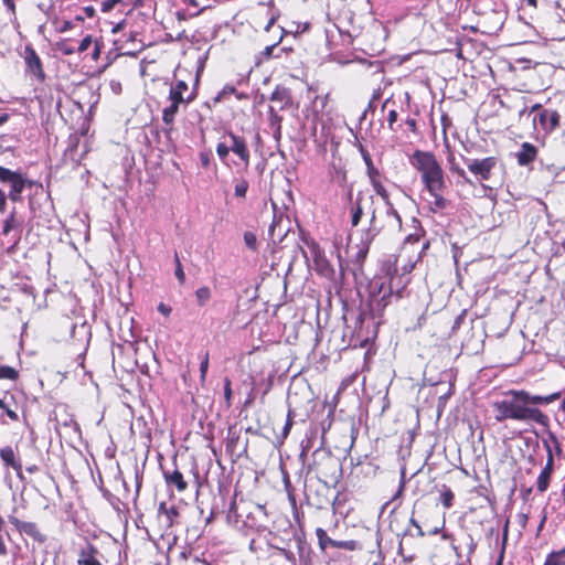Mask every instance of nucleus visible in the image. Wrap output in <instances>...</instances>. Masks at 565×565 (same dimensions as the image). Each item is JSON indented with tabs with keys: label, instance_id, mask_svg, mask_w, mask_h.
<instances>
[{
	"label": "nucleus",
	"instance_id": "f257e3e1",
	"mask_svg": "<svg viewBox=\"0 0 565 565\" xmlns=\"http://www.w3.org/2000/svg\"><path fill=\"white\" fill-rule=\"evenodd\" d=\"M409 162L420 173L422 182L428 192L445 190L444 170L434 153L416 150L409 158Z\"/></svg>",
	"mask_w": 565,
	"mask_h": 565
},
{
	"label": "nucleus",
	"instance_id": "f03ea898",
	"mask_svg": "<svg viewBox=\"0 0 565 565\" xmlns=\"http://www.w3.org/2000/svg\"><path fill=\"white\" fill-rule=\"evenodd\" d=\"M509 394L512 397L505 401L509 408L510 419L524 423H536L542 426L547 425L548 417L537 407H530V405H526L524 398L520 396V391H511Z\"/></svg>",
	"mask_w": 565,
	"mask_h": 565
},
{
	"label": "nucleus",
	"instance_id": "7ed1b4c3",
	"mask_svg": "<svg viewBox=\"0 0 565 565\" xmlns=\"http://www.w3.org/2000/svg\"><path fill=\"white\" fill-rule=\"evenodd\" d=\"M348 196L351 202V224L352 226H358L364 210L372 206L373 196L363 191H359L353 200L352 190L349 191Z\"/></svg>",
	"mask_w": 565,
	"mask_h": 565
},
{
	"label": "nucleus",
	"instance_id": "20e7f679",
	"mask_svg": "<svg viewBox=\"0 0 565 565\" xmlns=\"http://www.w3.org/2000/svg\"><path fill=\"white\" fill-rule=\"evenodd\" d=\"M0 181L10 183L11 190L9 198L17 202L21 199V193L25 186L26 180L18 172L11 171L0 166Z\"/></svg>",
	"mask_w": 565,
	"mask_h": 565
},
{
	"label": "nucleus",
	"instance_id": "39448f33",
	"mask_svg": "<svg viewBox=\"0 0 565 565\" xmlns=\"http://www.w3.org/2000/svg\"><path fill=\"white\" fill-rule=\"evenodd\" d=\"M497 163L498 160L495 157L467 160V167L469 171L484 181H488L490 179L491 172L497 166Z\"/></svg>",
	"mask_w": 565,
	"mask_h": 565
},
{
	"label": "nucleus",
	"instance_id": "423d86ee",
	"mask_svg": "<svg viewBox=\"0 0 565 565\" xmlns=\"http://www.w3.org/2000/svg\"><path fill=\"white\" fill-rule=\"evenodd\" d=\"M273 207L276 212V203L273 201ZM290 230V220L288 217H284L282 215L277 216L274 214L273 223L269 226V236L274 243H280L287 236Z\"/></svg>",
	"mask_w": 565,
	"mask_h": 565
},
{
	"label": "nucleus",
	"instance_id": "0eeeda50",
	"mask_svg": "<svg viewBox=\"0 0 565 565\" xmlns=\"http://www.w3.org/2000/svg\"><path fill=\"white\" fill-rule=\"evenodd\" d=\"M24 61L26 71L31 73L38 81L43 82L45 74L42 67V62L36 52L31 46H26L24 50Z\"/></svg>",
	"mask_w": 565,
	"mask_h": 565
},
{
	"label": "nucleus",
	"instance_id": "6e6552de",
	"mask_svg": "<svg viewBox=\"0 0 565 565\" xmlns=\"http://www.w3.org/2000/svg\"><path fill=\"white\" fill-rule=\"evenodd\" d=\"M372 288H373L372 294H371L372 302L379 309H381V310L384 309L387 306L388 299L392 296L391 288L385 287V285L383 282L380 284L379 287H377V284H374L372 286Z\"/></svg>",
	"mask_w": 565,
	"mask_h": 565
},
{
	"label": "nucleus",
	"instance_id": "1a4fd4ad",
	"mask_svg": "<svg viewBox=\"0 0 565 565\" xmlns=\"http://www.w3.org/2000/svg\"><path fill=\"white\" fill-rule=\"evenodd\" d=\"M520 396H522L530 407H536L537 405H547L562 396L561 392H556L546 396L541 395H532L526 391H520Z\"/></svg>",
	"mask_w": 565,
	"mask_h": 565
},
{
	"label": "nucleus",
	"instance_id": "9d476101",
	"mask_svg": "<svg viewBox=\"0 0 565 565\" xmlns=\"http://www.w3.org/2000/svg\"><path fill=\"white\" fill-rule=\"evenodd\" d=\"M0 458L7 467H11L19 478H22V463L15 457L14 450L10 446L0 449Z\"/></svg>",
	"mask_w": 565,
	"mask_h": 565
},
{
	"label": "nucleus",
	"instance_id": "9b49d317",
	"mask_svg": "<svg viewBox=\"0 0 565 565\" xmlns=\"http://www.w3.org/2000/svg\"><path fill=\"white\" fill-rule=\"evenodd\" d=\"M228 138L232 141V145L230 146V150L233 151L235 154H237L242 161H244L246 164L249 162V152L246 147L245 140L232 132L228 134Z\"/></svg>",
	"mask_w": 565,
	"mask_h": 565
},
{
	"label": "nucleus",
	"instance_id": "f8f14e48",
	"mask_svg": "<svg viewBox=\"0 0 565 565\" xmlns=\"http://www.w3.org/2000/svg\"><path fill=\"white\" fill-rule=\"evenodd\" d=\"M537 149L530 142H523L521 149L516 153L518 163L520 166H527L535 160Z\"/></svg>",
	"mask_w": 565,
	"mask_h": 565
},
{
	"label": "nucleus",
	"instance_id": "ddd939ff",
	"mask_svg": "<svg viewBox=\"0 0 565 565\" xmlns=\"http://www.w3.org/2000/svg\"><path fill=\"white\" fill-rule=\"evenodd\" d=\"M188 90V84L184 81H178L174 86L170 89V100L188 104L190 103L194 96L190 94L189 96H184V92Z\"/></svg>",
	"mask_w": 565,
	"mask_h": 565
},
{
	"label": "nucleus",
	"instance_id": "4468645a",
	"mask_svg": "<svg viewBox=\"0 0 565 565\" xmlns=\"http://www.w3.org/2000/svg\"><path fill=\"white\" fill-rule=\"evenodd\" d=\"M163 477L168 486L175 487L179 492H183L188 488V483L183 478V475L174 469L173 471H163Z\"/></svg>",
	"mask_w": 565,
	"mask_h": 565
},
{
	"label": "nucleus",
	"instance_id": "2eb2a0df",
	"mask_svg": "<svg viewBox=\"0 0 565 565\" xmlns=\"http://www.w3.org/2000/svg\"><path fill=\"white\" fill-rule=\"evenodd\" d=\"M552 471H553V456L550 452L546 466L541 471V473H540V476L537 478V483L536 484H537V490L539 491L544 492V491L547 490Z\"/></svg>",
	"mask_w": 565,
	"mask_h": 565
},
{
	"label": "nucleus",
	"instance_id": "dca6fc26",
	"mask_svg": "<svg viewBox=\"0 0 565 565\" xmlns=\"http://www.w3.org/2000/svg\"><path fill=\"white\" fill-rule=\"evenodd\" d=\"M386 205V226L394 231H401L402 220L391 201Z\"/></svg>",
	"mask_w": 565,
	"mask_h": 565
},
{
	"label": "nucleus",
	"instance_id": "f3484780",
	"mask_svg": "<svg viewBox=\"0 0 565 565\" xmlns=\"http://www.w3.org/2000/svg\"><path fill=\"white\" fill-rule=\"evenodd\" d=\"M98 550L93 544H86L78 554V565H84L93 559H97Z\"/></svg>",
	"mask_w": 565,
	"mask_h": 565
},
{
	"label": "nucleus",
	"instance_id": "a211bd4d",
	"mask_svg": "<svg viewBox=\"0 0 565 565\" xmlns=\"http://www.w3.org/2000/svg\"><path fill=\"white\" fill-rule=\"evenodd\" d=\"M382 231V226L377 224L375 210H372V214L370 217V226L365 233L364 243L370 244Z\"/></svg>",
	"mask_w": 565,
	"mask_h": 565
},
{
	"label": "nucleus",
	"instance_id": "6ab92c4d",
	"mask_svg": "<svg viewBox=\"0 0 565 565\" xmlns=\"http://www.w3.org/2000/svg\"><path fill=\"white\" fill-rule=\"evenodd\" d=\"M444 190H436L435 192H428L433 200L429 202L430 210L437 212L445 210L448 206V201L443 196Z\"/></svg>",
	"mask_w": 565,
	"mask_h": 565
},
{
	"label": "nucleus",
	"instance_id": "aec40b11",
	"mask_svg": "<svg viewBox=\"0 0 565 565\" xmlns=\"http://www.w3.org/2000/svg\"><path fill=\"white\" fill-rule=\"evenodd\" d=\"M493 408H494V418L497 422L501 423L507 419H510L509 408H508V404H507L505 399L495 402L493 404Z\"/></svg>",
	"mask_w": 565,
	"mask_h": 565
},
{
	"label": "nucleus",
	"instance_id": "412c9836",
	"mask_svg": "<svg viewBox=\"0 0 565 565\" xmlns=\"http://www.w3.org/2000/svg\"><path fill=\"white\" fill-rule=\"evenodd\" d=\"M19 532L24 533L39 542L44 541V536L40 533L36 524L33 522H24Z\"/></svg>",
	"mask_w": 565,
	"mask_h": 565
},
{
	"label": "nucleus",
	"instance_id": "4be33fe9",
	"mask_svg": "<svg viewBox=\"0 0 565 565\" xmlns=\"http://www.w3.org/2000/svg\"><path fill=\"white\" fill-rule=\"evenodd\" d=\"M181 103L179 102H174V100H171V105L166 107L163 109V115H162V119L163 121L167 124V125H170L173 122L174 120V117H175V114L178 113L179 110V105Z\"/></svg>",
	"mask_w": 565,
	"mask_h": 565
},
{
	"label": "nucleus",
	"instance_id": "5701e85b",
	"mask_svg": "<svg viewBox=\"0 0 565 565\" xmlns=\"http://www.w3.org/2000/svg\"><path fill=\"white\" fill-rule=\"evenodd\" d=\"M316 535L321 551H326L328 545L331 546V542H333V539L329 537L323 529L318 527L316 530Z\"/></svg>",
	"mask_w": 565,
	"mask_h": 565
},
{
	"label": "nucleus",
	"instance_id": "b1692460",
	"mask_svg": "<svg viewBox=\"0 0 565 565\" xmlns=\"http://www.w3.org/2000/svg\"><path fill=\"white\" fill-rule=\"evenodd\" d=\"M371 184H372V186H373V189H374L375 193H376L377 195H380V196L384 200L385 204H388V202H390V195H388L387 190H386V189H385V186L383 185V183H382L381 179H379V180H373V181L371 182Z\"/></svg>",
	"mask_w": 565,
	"mask_h": 565
},
{
	"label": "nucleus",
	"instance_id": "393cba45",
	"mask_svg": "<svg viewBox=\"0 0 565 565\" xmlns=\"http://www.w3.org/2000/svg\"><path fill=\"white\" fill-rule=\"evenodd\" d=\"M331 546L337 547V548H343L347 551H355V550L360 548L359 543L354 540H350V541L333 540V542H331Z\"/></svg>",
	"mask_w": 565,
	"mask_h": 565
},
{
	"label": "nucleus",
	"instance_id": "a878e982",
	"mask_svg": "<svg viewBox=\"0 0 565 565\" xmlns=\"http://www.w3.org/2000/svg\"><path fill=\"white\" fill-rule=\"evenodd\" d=\"M540 119L541 121L544 124V121L546 119L550 120L551 122V129L555 128L557 125H558V119H559V116L556 111H551V110H543L541 114H540Z\"/></svg>",
	"mask_w": 565,
	"mask_h": 565
},
{
	"label": "nucleus",
	"instance_id": "bb28decb",
	"mask_svg": "<svg viewBox=\"0 0 565 565\" xmlns=\"http://www.w3.org/2000/svg\"><path fill=\"white\" fill-rule=\"evenodd\" d=\"M159 511L162 512L167 519L168 526H171L173 519L178 516V510L174 507L167 508L164 503L160 504Z\"/></svg>",
	"mask_w": 565,
	"mask_h": 565
},
{
	"label": "nucleus",
	"instance_id": "cd10ccee",
	"mask_svg": "<svg viewBox=\"0 0 565 565\" xmlns=\"http://www.w3.org/2000/svg\"><path fill=\"white\" fill-rule=\"evenodd\" d=\"M199 306H204L211 299V290L209 287H201L195 291Z\"/></svg>",
	"mask_w": 565,
	"mask_h": 565
},
{
	"label": "nucleus",
	"instance_id": "c85d7f7f",
	"mask_svg": "<svg viewBox=\"0 0 565 565\" xmlns=\"http://www.w3.org/2000/svg\"><path fill=\"white\" fill-rule=\"evenodd\" d=\"M271 102H279L281 105H285L289 102V94L285 88H277L271 94Z\"/></svg>",
	"mask_w": 565,
	"mask_h": 565
},
{
	"label": "nucleus",
	"instance_id": "c756f323",
	"mask_svg": "<svg viewBox=\"0 0 565 565\" xmlns=\"http://www.w3.org/2000/svg\"><path fill=\"white\" fill-rule=\"evenodd\" d=\"M440 501L446 509L451 508L454 501L452 491L444 486V490L440 493Z\"/></svg>",
	"mask_w": 565,
	"mask_h": 565
},
{
	"label": "nucleus",
	"instance_id": "7c9ffc66",
	"mask_svg": "<svg viewBox=\"0 0 565 565\" xmlns=\"http://www.w3.org/2000/svg\"><path fill=\"white\" fill-rule=\"evenodd\" d=\"M565 555V550L558 553H552L547 556L544 565H565V561L562 558V555Z\"/></svg>",
	"mask_w": 565,
	"mask_h": 565
},
{
	"label": "nucleus",
	"instance_id": "2f4dec72",
	"mask_svg": "<svg viewBox=\"0 0 565 565\" xmlns=\"http://www.w3.org/2000/svg\"><path fill=\"white\" fill-rule=\"evenodd\" d=\"M276 46H277V43L275 44H271V45H267L260 53H259V56H258V61L259 62H263V61H268L270 58H273L274 56V52L276 50Z\"/></svg>",
	"mask_w": 565,
	"mask_h": 565
},
{
	"label": "nucleus",
	"instance_id": "473e14b6",
	"mask_svg": "<svg viewBox=\"0 0 565 565\" xmlns=\"http://www.w3.org/2000/svg\"><path fill=\"white\" fill-rule=\"evenodd\" d=\"M18 372L11 366H0V379L15 380Z\"/></svg>",
	"mask_w": 565,
	"mask_h": 565
},
{
	"label": "nucleus",
	"instance_id": "72a5a7b5",
	"mask_svg": "<svg viewBox=\"0 0 565 565\" xmlns=\"http://www.w3.org/2000/svg\"><path fill=\"white\" fill-rule=\"evenodd\" d=\"M14 214H15L14 211H12L10 213V215L7 217V220L4 221V224H3V234L4 235H9L11 230H13L17 226Z\"/></svg>",
	"mask_w": 565,
	"mask_h": 565
},
{
	"label": "nucleus",
	"instance_id": "f704fd0d",
	"mask_svg": "<svg viewBox=\"0 0 565 565\" xmlns=\"http://www.w3.org/2000/svg\"><path fill=\"white\" fill-rule=\"evenodd\" d=\"M244 242H245V245L252 249V250H256L257 248V237L254 233L252 232H245L244 233Z\"/></svg>",
	"mask_w": 565,
	"mask_h": 565
},
{
	"label": "nucleus",
	"instance_id": "c9c22d12",
	"mask_svg": "<svg viewBox=\"0 0 565 565\" xmlns=\"http://www.w3.org/2000/svg\"><path fill=\"white\" fill-rule=\"evenodd\" d=\"M248 189V182L246 180H239L235 184V195L238 198H245Z\"/></svg>",
	"mask_w": 565,
	"mask_h": 565
},
{
	"label": "nucleus",
	"instance_id": "e433bc0d",
	"mask_svg": "<svg viewBox=\"0 0 565 565\" xmlns=\"http://www.w3.org/2000/svg\"><path fill=\"white\" fill-rule=\"evenodd\" d=\"M174 274H175V277L179 280V282L181 285H183L184 281H185V274L183 271V268H182V265L180 263L178 254H175V271H174Z\"/></svg>",
	"mask_w": 565,
	"mask_h": 565
},
{
	"label": "nucleus",
	"instance_id": "4c0bfd02",
	"mask_svg": "<svg viewBox=\"0 0 565 565\" xmlns=\"http://www.w3.org/2000/svg\"><path fill=\"white\" fill-rule=\"evenodd\" d=\"M216 152L218 154V157L224 160L227 156H228V152H230V146H227L226 143L224 142H220L216 147Z\"/></svg>",
	"mask_w": 565,
	"mask_h": 565
},
{
	"label": "nucleus",
	"instance_id": "58836bf2",
	"mask_svg": "<svg viewBox=\"0 0 565 565\" xmlns=\"http://www.w3.org/2000/svg\"><path fill=\"white\" fill-rule=\"evenodd\" d=\"M207 369H209V355L206 353L200 364V374H201L202 382L205 380Z\"/></svg>",
	"mask_w": 565,
	"mask_h": 565
},
{
	"label": "nucleus",
	"instance_id": "ea45409f",
	"mask_svg": "<svg viewBox=\"0 0 565 565\" xmlns=\"http://www.w3.org/2000/svg\"><path fill=\"white\" fill-rule=\"evenodd\" d=\"M90 44H92V38H90V35H87V36H85V38L81 41V43H79V45H78L77 51H78L79 53L85 52V51H87V50H88V47L90 46Z\"/></svg>",
	"mask_w": 565,
	"mask_h": 565
},
{
	"label": "nucleus",
	"instance_id": "a19ab883",
	"mask_svg": "<svg viewBox=\"0 0 565 565\" xmlns=\"http://www.w3.org/2000/svg\"><path fill=\"white\" fill-rule=\"evenodd\" d=\"M366 172H367L370 182H372L373 180L381 179V173H380V171L374 166L369 168V169H366Z\"/></svg>",
	"mask_w": 565,
	"mask_h": 565
},
{
	"label": "nucleus",
	"instance_id": "79ce46f5",
	"mask_svg": "<svg viewBox=\"0 0 565 565\" xmlns=\"http://www.w3.org/2000/svg\"><path fill=\"white\" fill-rule=\"evenodd\" d=\"M235 93V87L233 86H225L220 93L218 95L216 96L215 100L216 102H220L224 98L225 95L227 94H233Z\"/></svg>",
	"mask_w": 565,
	"mask_h": 565
},
{
	"label": "nucleus",
	"instance_id": "37998d69",
	"mask_svg": "<svg viewBox=\"0 0 565 565\" xmlns=\"http://www.w3.org/2000/svg\"><path fill=\"white\" fill-rule=\"evenodd\" d=\"M361 153H362L363 160L366 164V169L373 167L374 164H373L370 153L366 150H364L363 148L361 149Z\"/></svg>",
	"mask_w": 565,
	"mask_h": 565
},
{
	"label": "nucleus",
	"instance_id": "c03bdc74",
	"mask_svg": "<svg viewBox=\"0 0 565 565\" xmlns=\"http://www.w3.org/2000/svg\"><path fill=\"white\" fill-rule=\"evenodd\" d=\"M158 311L160 313H162L163 316H169L172 311L171 307L167 306L166 303L163 302H160L159 306H158Z\"/></svg>",
	"mask_w": 565,
	"mask_h": 565
},
{
	"label": "nucleus",
	"instance_id": "a18cd8bd",
	"mask_svg": "<svg viewBox=\"0 0 565 565\" xmlns=\"http://www.w3.org/2000/svg\"><path fill=\"white\" fill-rule=\"evenodd\" d=\"M9 522L11 524H13L18 531H20L21 526L23 525V521H20L19 519H17L15 516L13 515H9Z\"/></svg>",
	"mask_w": 565,
	"mask_h": 565
},
{
	"label": "nucleus",
	"instance_id": "49530a36",
	"mask_svg": "<svg viewBox=\"0 0 565 565\" xmlns=\"http://www.w3.org/2000/svg\"><path fill=\"white\" fill-rule=\"evenodd\" d=\"M7 204V196L4 192L0 189V213L4 212Z\"/></svg>",
	"mask_w": 565,
	"mask_h": 565
},
{
	"label": "nucleus",
	"instance_id": "de8ad7c7",
	"mask_svg": "<svg viewBox=\"0 0 565 565\" xmlns=\"http://www.w3.org/2000/svg\"><path fill=\"white\" fill-rule=\"evenodd\" d=\"M450 169H451V171L456 172L459 177L463 178L467 182H469L463 169H460L459 167H456V166H451Z\"/></svg>",
	"mask_w": 565,
	"mask_h": 565
},
{
	"label": "nucleus",
	"instance_id": "09e8293b",
	"mask_svg": "<svg viewBox=\"0 0 565 565\" xmlns=\"http://www.w3.org/2000/svg\"><path fill=\"white\" fill-rule=\"evenodd\" d=\"M3 4L8 8L11 13L15 12L14 0H2Z\"/></svg>",
	"mask_w": 565,
	"mask_h": 565
},
{
	"label": "nucleus",
	"instance_id": "8fccbe9b",
	"mask_svg": "<svg viewBox=\"0 0 565 565\" xmlns=\"http://www.w3.org/2000/svg\"><path fill=\"white\" fill-rule=\"evenodd\" d=\"M231 394H232V391H231V382L228 379H226L225 381V387H224V395L226 397V399H230L231 398Z\"/></svg>",
	"mask_w": 565,
	"mask_h": 565
},
{
	"label": "nucleus",
	"instance_id": "3c124183",
	"mask_svg": "<svg viewBox=\"0 0 565 565\" xmlns=\"http://www.w3.org/2000/svg\"><path fill=\"white\" fill-rule=\"evenodd\" d=\"M6 555H7V546L4 544L3 536L1 533L0 534V556H6Z\"/></svg>",
	"mask_w": 565,
	"mask_h": 565
},
{
	"label": "nucleus",
	"instance_id": "603ef678",
	"mask_svg": "<svg viewBox=\"0 0 565 565\" xmlns=\"http://www.w3.org/2000/svg\"><path fill=\"white\" fill-rule=\"evenodd\" d=\"M200 158L203 167H207L210 164V156L207 153H201Z\"/></svg>",
	"mask_w": 565,
	"mask_h": 565
},
{
	"label": "nucleus",
	"instance_id": "864d4df0",
	"mask_svg": "<svg viewBox=\"0 0 565 565\" xmlns=\"http://www.w3.org/2000/svg\"><path fill=\"white\" fill-rule=\"evenodd\" d=\"M4 411H6V413H7V415L9 416L10 419H12V420H18L19 419L18 414L14 411H12V409H10L8 407Z\"/></svg>",
	"mask_w": 565,
	"mask_h": 565
},
{
	"label": "nucleus",
	"instance_id": "5fc2aeb1",
	"mask_svg": "<svg viewBox=\"0 0 565 565\" xmlns=\"http://www.w3.org/2000/svg\"><path fill=\"white\" fill-rule=\"evenodd\" d=\"M291 414H292L291 411H289L288 412V416H287V420H286V424H285V426L289 427V429H291L292 424H294Z\"/></svg>",
	"mask_w": 565,
	"mask_h": 565
},
{
	"label": "nucleus",
	"instance_id": "6e6d98bb",
	"mask_svg": "<svg viewBox=\"0 0 565 565\" xmlns=\"http://www.w3.org/2000/svg\"><path fill=\"white\" fill-rule=\"evenodd\" d=\"M9 119V115L7 113H0V126H2Z\"/></svg>",
	"mask_w": 565,
	"mask_h": 565
},
{
	"label": "nucleus",
	"instance_id": "4d7b16f0",
	"mask_svg": "<svg viewBox=\"0 0 565 565\" xmlns=\"http://www.w3.org/2000/svg\"><path fill=\"white\" fill-rule=\"evenodd\" d=\"M270 113H271L273 122H279L281 118L277 114L274 113L273 107H270Z\"/></svg>",
	"mask_w": 565,
	"mask_h": 565
},
{
	"label": "nucleus",
	"instance_id": "13d9d810",
	"mask_svg": "<svg viewBox=\"0 0 565 565\" xmlns=\"http://www.w3.org/2000/svg\"><path fill=\"white\" fill-rule=\"evenodd\" d=\"M289 433H290L289 427L284 426L282 433H281V440L286 439L287 436L289 435Z\"/></svg>",
	"mask_w": 565,
	"mask_h": 565
},
{
	"label": "nucleus",
	"instance_id": "bf43d9fd",
	"mask_svg": "<svg viewBox=\"0 0 565 565\" xmlns=\"http://www.w3.org/2000/svg\"><path fill=\"white\" fill-rule=\"evenodd\" d=\"M519 518H520L521 525L525 526L526 521H527V515L526 514H520Z\"/></svg>",
	"mask_w": 565,
	"mask_h": 565
},
{
	"label": "nucleus",
	"instance_id": "052dcab7",
	"mask_svg": "<svg viewBox=\"0 0 565 565\" xmlns=\"http://www.w3.org/2000/svg\"><path fill=\"white\" fill-rule=\"evenodd\" d=\"M545 521H546V515L544 514V515L542 516L541 522L539 523L537 533L542 531V529H543V526H544V524H545Z\"/></svg>",
	"mask_w": 565,
	"mask_h": 565
},
{
	"label": "nucleus",
	"instance_id": "680f3d73",
	"mask_svg": "<svg viewBox=\"0 0 565 565\" xmlns=\"http://www.w3.org/2000/svg\"><path fill=\"white\" fill-rule=\"evenodd\" d=\"M282 53H287V50L286 49H280L278 53L274 52V56L273 57L279 58V57H281Z\"/></svg>",
	"mask_w": 565,
	"mask_h": 565
},
{
	"label": "nucleus",
	"instance_id": "e2e57ef3",
	"mask_svg": "<svg viewBox=\"0 0 565 565\" xmlns=\"http://www.w3.org/2000/svg\"><path fill=\"white\" fill-rule=\"evenodd\" d=\"M26 471L30 472V473H34V472L38 471V466L32 465V466L26 468Z\"/></svg>",
	"mask_w": 565,
	"mask_h": 565
},
{
	"label": "nucleus",
	"instance_id": "0e129e2a",
	"mask_svg": "<svg viewBox=\"0 0 565 565\" xmlns=\"http://www.w3.org/2000/svg\"><path fill=\"white\" fill-rule=\"evenodd\" d=\"M85 11H86L88 17H92L94 14V12H95L94 8H92V7L85 8Z\"/></svg>",
	"mask_w": 565,
	"mask_h": 565
},
{
	"label": "nucleus",
	"instance_id": "69168bd1",
	"mask_svg": "<svg viewBox=\"0 0 565 565\" xmlns=\"http://www.w3.org/2000/svg\"><path fill=\"white\" fill-rule=\"evenodd\" d=\"M396 119V111L392 110L390 113V121L393 122Z\"/></svg>",
	"mask_w": 565,
	"mask_h": 565
},
{
	"label": "nucleus",
	"instance_id": "338daca9",
	"mask_svg": "<svg viewBox=\"0 0 565 565\" xmlns=\"http://www.w3.org/2000/svg\"><path fill=\"white\" fill-rule=\"evenodd\" d=\"M84 565H102V563L98 559H93L92 562H88Z\"/></svg>",
	"mask_w": 565,
	"mask_h": 565
},
{
	"label": "nucleus",
	"instance_id": "774afa93",
	"mask_svg": "<svg viewBox=\"0 0 565 565\" xmlns=\"http://www.w3.org/2000/svg\"><path fill=\"white\" fill-rule=\"evenodd\" d=\"M193 565H206L204 562H201L199 558H195Z\"/></svg>",
	"mask_w": 565,
	"mask_h": 565
}]
</instances>
